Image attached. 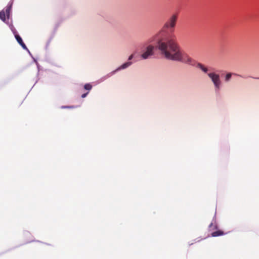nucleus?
I'll return each instance as SVG.
<instances>
[{
  "mask_svg": "<svg viewBox=\"0 0 259 259\" xmlns=\"http://www.w3.org/2000/svg\"><path fill=\"white\" fill-rule=\"evenodd\" d=\"M156 48L165 58L172 60L177 53L180 47L176 40L171 36L163 37L159 39Z\"/></svg>",
  "mask_w": 259,
  "mask_h": 259,
  "instance_id": "obj_1",
  "label": "nucleus"
},
{
  "mask_svg": "<svg viewBox=\"0 0 259 259\" xmlns=\"http://www.w3.org/2000/svg\"><path fill=\"white\" fill-rule=\"evenodd\" d=\"M174 61H180L189 65H194V60L192 59L187 53L181 51L180 48L174 57Z\"/></svg>",
  "mask_w": 259,
  "mask_h": 259,
  "instance_id": "obj_2",
  "label": "nucleus"
},
{
  "mask_svg": "<svg viewBox=\"0 0 259 259\" xmlns=\"http://www.w3.org/2000/svg\"><path fill=\"white\" fill-rule=\"evenodd\" d=\"M178 17L177 14L171 15L164 24V27L166 29H174L176 25Z\"/></svg>",
  "mask_w": 259,
  "mask_h": 259,
  "instance_id": "obj_3",
  "label": "nucleus"
},
{
  "mask_svg": "<svg viewBox=\"0 0 259 259\" xmlns=\"http://www.w3.org/2000/svg\"><path fill=\"white\" fill-rule=\"evenodd\" d=\"M208 76L211 79L214 85L216 88L219 89L221 84V80L219 75L214 73H209Z\"/></svg>",
  "mask_w": 259,
  "mask_h": 259,
  "instance_id": "obj_4",
  "label": "nucleus"
},
{
  "mask_svg": "<svg viewBox=\"0 0 259 259\" xmlns=\"http://www.w3.org/2000/svg\"><path fill=\"white\" fill-rule=\"evenodd\" d=\"M153 46L151 45L148 46L146 52L141 55L142 58L144 59H146L149 56H152L153 54Z\"/></svg>",
  "mask_w": 259,
  "mask_h": 259,
  "instance_id": "obj_5",
  "label": "nucleus"
},
{
  "mask_svg": "<svg viewBox=\"0 0 259 259\" xmlns=\"http://www.w3.org/2000/svg\"><path fill=\"white\" fill-rule=\"evenodd\" d=\"M132 64V62H127L123 64L122 65H121L120 67H119L114 72L121 70L125 69L128 67H129Z\"/></svg>",
  "mask_w": 259,
  "mask_h": 259,
  "instance_id": "obj_6",
  "label": "nucleus"
},
{
  "mask_svg": "<svg viewBox=\"0 0 259 259\" xmlns=\"http://www.w3.org/2000/svg\"><path fill=\"white\" fill-rule=\"evenodd\" d=\"M225 234V233L221 230H218L212 232L211 234L212 237H218L219 236H222Z\"/></svg>",
  "mask_w": 259,
  "mask_h": 259,
  "instance_id": "obj_7",
  "label": "nucleus"
},
{
  "mask_svg": "<svg viewBox=\"0 0 259 259\" xmlns=\"http://www.w3.org/2000/svg\"><path fill=\"white\" fill-rule=\"evenodd\" d=\"M232 74H233L232 73H228L225 76V81H229L230 80V78H231ZM234 74L235 75L238 76H241L240 75H239V74Z\"/></svg>",
  "mask_w": 259,
  "mask_h": 259,
  "instance_id": "obj_8",
  "label": "nucleus"
},
{
  "mask_svg": "<svg viewBox=\"0 0 259 259\" xmlns=\"http://www.w3.org/2000/svg\"><path fill=\"white\" fill-rule=\"evenodd\" d=\"M197 67L199 68L200 69H201L204 72H207L208 71L207 68L202 64L198 63L197 64Z\"/></svg>",
  "mask_w": 259,
  "mask_h": 259,
  "instance_id": "obj_9",
  "label": "nucleus"
},
{
  "mask_svg": "<svg viewBox=\"0 0 259 259\" xmlns=\"http://www.w3.org/2000/svg\"><path fill=\"white\" fill-rule=\"evenodd\" d=\"M11 9V7L8 6V7H7L6 10L4 12L6 14V16L8 18H9Z\"/></svg>",
  "mask_w": 259,
  "mask_h": 259,
  "instance_id": "obj_10",
  "label": "nucleus"
},
{
  "mask_svg": "<svg viewBox=\"0 0 259 259\" xmlns=\"http://www.w3.org/2000/svg\"><path fill=\"white\" fill-rule=\"evenodd\" d=\"M6 17V16L5 13L4 12H1L0 19L3 21H5Z\"/></svg>",
  "mask_w": 259,
  "mask_h": 259,
  "instance_id": "obj_11",
  "label": "nucleus"
},
{
  "mask_svg": "<svg viewBox=\"0 0 259 259\" xmlns=\"http://www.w3.org/2000/svg\"><path fill=\"white\" fill-rule=\"evenodd\" d=\"M15 38L20 45L23 42L21 37L18 34L15 35Z\"/></svg>",
  "mask_w": 259,
  "mask_h": 259,
  "instance_id": "obj_12",
  "label": "nucleus"
},
{
  "mask_svg": "<svg viewBox=\"0 0 259 259\" xmlns=\"http://www.w3.org/2000/svg\"><path fill=\"white\" fill-rule=\"evenodd\" d=\"M84 89H85L87 90L90 91L92 89V86L91 84H90L89 83H87L84 85Z\"/></svg>",
  "mask_w": 259,
  "mask_h": 259,
  "instance_id": "obj_13",
  "label": "nucleus"
},
{
  "mask_svg": "<svg viewBox=\"0 0 259 259\" xmlns=\"http://www.w3.org/2000/svg\"><path fill=\"white\" fill-rule=\"evenodd\" d=\"M20 45L24 49L27 50L26 46L23 42L22 44H21Z\"/></svg>",
  "mask_w": 259,
  "mask_h": 259,
  "instance_id": "obj_14",
  "label": "nucleus"
},
{
  "mask_svg": "<svg viewBox=\"0 0 259 259\" xmlns=\"http://www.w3.org/2000/svg\"><path fill=\"white\" fill-rule=\"evenodd\" d=\"M209 228H212V227H213V228H215L217 227V226H216L215 225H214V226H213L212 223H211V224L209 225Z\"/></svg>",
  "mask_w": 259,
  "mask_h": 259,
  "instance_id": "obj_15",
  "label": "nucleus"
},
{
  "mask_svg": "<svg viewBox=\"0 0 259 259\" xmlns=\"http://www.w3.org/2000/svg\"><path fill=\"white\" fill-rule=\"evenodd\" d=\"M134 57V55L133 54H132L131 55H130L128 57V60H132Z\"/></svg>",
  "mask_w": 259,
  "mask_h": 259,
  "instance_id": "obj_16",
  "label": "nucleus"
},
{
  "mask_svg": "<svg viewBox=\"0 0 259 259\" xmlns=\"http://www.w3.org/2000/svg\"><path fill=\"white\" fill-rule=\"evenodd\" d=\"M88 93H87L82 94L81 95V97L83 98H85L87 96V95H88Z\"/></svg>",
  "mask_w": 259,
  "mask_h": 259,
  "instance_id": "obj_17",
  "label": "nucleus"
},
{
  "mask_svg": "<svg viewBox=\"0 0 259 259\" xmlns=\"http://www.w3.org/2000/svg\"><path fill=\"white\" fill-rule=\"evenodd\" d=\"M66 108H72V107H66Z\"/></svg>",
  "mask_w": 259,
  "mask_h": 259,
  "instance_id": "obj_18",
  "label": "nucleus"
},
{
  "mask_svg": "<svg viewBox=\"0 0 259 259\" xmlns=\"http://www.w3.org/2000/svg\"><path fill=\"white\" fill-rule=\"evenodd\" d=\"M256 79H259V77L256 78Z\"/></svg>",
  "mask_w": 259,
  "mask_h": 259,
  "instance_id": "obj_19",
  "label": "nucleus"
}]
</instances>
